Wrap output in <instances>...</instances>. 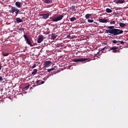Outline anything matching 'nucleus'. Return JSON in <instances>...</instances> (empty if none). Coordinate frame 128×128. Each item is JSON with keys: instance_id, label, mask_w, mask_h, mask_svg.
<instances>
[{"instance_id": "1", "label": "nucleus", "mask_w": 128, "mask_h": 128, "mask_svg": "<svg viewBox=\"0 0 128 128\" xmlns=\"http://www.w3.org/2000/svg\"><path fill=\"white\" fill-rule=\"evenodd\" d=\"M124 31L120 29H113L106 30V33L110 34L109 36H117L123 34Z\"/></svg>"}, {"instance_id": "2", "label": "nucleus", "mask_w": 128, "mask_h": 128, "mask_svg": "<svg viewBox=\"0 0 128 128\" xmlns=\"http://www.w3.org/2000/svg\"><path fill=\"white\" fill-rule=\"evenodd\" d=\"M9 12L14 14L15 12V16H18V14H22V13H20V10L16 8L15 6H11L10 10H9Z\"/></svg>"}, {"instance_id": "3", "label": "nucleus", "mask_w": 128, "mask_h": 128, "mask_svg": "<svg viewBox=\"0 0 128 128\" xmlns=\"http://www.w3.org/2000/svg\"><path fill=\"white\" fill-rule=\"evenodd\" d=\"M63 18V15H59V16H58L57 17L52 18V21L53 22H58L62 20Z\"/></svg>"}, {"instance_id": "4", "label": "nucleus", "mask_w": 128, "mask_h": 128, "mask_svg": "<svg viewBox=\"0 0 128 128\" xmlns=\"http://www.w3.org/2000/svg\"><path fill=\"white\" fill-rule=\"evenodd\" d=\"M24 39L25 40L26 42L30 46H32V43L30 42V40H29L28 36L24 34Z\"/></svg>"}, {"instance_id": "5", "label": "nucleus", "mask_w": 128, "mask_h": 128, "mask_svg": "<svg viewBox=\"0 0 128 128\" xmlns=\"http://www.w3.org/2000/svg\"><path fill=\"white\" fill-rule=\"evenodd\" d=\"M88 58H74L72 59V62H82L88 60Z\"/></svg>"}, {"instance_id": "6", "label": "nucleus", "mask_w": 128, "mask_h": 128, "mask_svg": "<svg viewBox=\"0 0 128 128\" xmlns=\"http://www.w3.org/2000/svg\"><path fill=\"white\" fill-rule=\"evenodd\" d=\"M40 16H41V18L42 19H47L50 16V14H40Z\"/></svg>"}, {"instance_id": "7", "label": "nucleus", "mask_w": 128, "mask_h": 128, "mask_svg": "<svg viewBox=\"0 0 128 128\" xmlns=\"http://www.w3.org/2000/svg\"><path fill=\"white\" fill-rule=\"evenodd\" d=\"M117 49H118V47L116 46L110 47V50H108V52L112 50V52L113 53H117V50H116Z\"/></svg>"}, {"instance_id": "8", "label": "nucleus", "mask_w": 128, "mask_h": 128, "mask_svg": "<svg viewBox=\"0 0 128 128\" xmlns=\"http://www.w3.org/2000/svg\"><path fill=\"white\" fill-rule=\"evenodd\" d=\"M51 64H52V62L50 60H48L46 62H44V68H48L51 66Z\"/></svg>"}, {"instance_id": "9", "label": "nucleus", "mask_w": 128, "mask_h": 128, "mask_svg": "<svg viewBox=\"0 0 128 128\" xmlns=\"http://www.w3.org/2000/svg\"><path fill=\"white\" fill-rule=\"evenodd\" d=\"M44 39V36H38V40H37V42L38 44H40L43 41Z\"/></svg>"}, {"instance_id": "10", "label": "nucleus", "mask_w": 128, "mask_h": 128, "mask_svg": "<svg viewBox=\"0 0 128 128\" xmlns=\"http://www.w3.org/2000/svg\"><path fill=\"white\" fill-rule=\"evenodd\" d=\"M98 22L101 23H107L108 22V20L104 18H100L98 19Z\"/></svg>"}, {"instance_id": "11", "label": "nucleus", "mask_w": 128, "mask_h": 128, "mask_svg": "<svg viewBox=\"0 0 128 128\" xmlns=\"http://www.w3.org/2000/svg\"><path fill=\"white\" fill-rule=\"evenodd\" d=\"M15 6H16L18 8H20L22 6V4H21L20 2H17L16 3H15Z\"/></svg>"}, {"instance_id": "12", "label": "nucleus", "mask_w": 128, "mask_h": 128, "mask_svg": "<svg viewBox=\"0 0 128 128\" xmlns=\"http://www.w3.org/2000/svg\"><path fill=\"white\" fill-rule=\"evenodd\" d=\"M114 2L118 4H124V0H114Z\"/></svg>"}, {"instance_id": "13", "label": "nucleus", "mask_w": 128, "mask_h": 128, "mask_svg": "<svg viewBox=\"0 0 128 128\" xmlns=\"http://www.w3.org/2000/svg\"><path fill=\"white\" fill-rule=\"evenodd\" d=\"M44 3L46 4H50L52 3V0H44Z\"/></svg>"}, {"instance_id": "14", "label": "nucleus", "mask_w": 128, "mask_h": 128, "mask_svg": "<svg viewBox=\"0 0 128 128\" xmlns=\"http://www.w3.org/2000/svg\"><path fill=\"white\" fill-rule=\"evenodd\" d=\"M16 22L17 23H21L22 22V20L20 18H17L16 19Z\"/></svg>"}, {"instance_id": "15", "label": "nucleus", "mask_w": 128, "mask_h": 128, "mask_svg": "<svg viewBox=\"0 0 128 128\" xmlns=\"http://www.w3.org/2000/svg\"><path fill=\"white\" fill-rule=\"evenodd\" d=\"M106 12H107L108 14H110V13H111V12H112V10L111 9L108 8H106Z\"/></svg>"}, {"instance_id": "16", "label": "nucleus", "mask_w": 128, "mask_h": 128, "mask_svg": "<svg viewBox=\"0 0 128 128\" xmlns=\"http://www.w3.org/2000/svg\"><path fill=\"white\" fill-rule=\"evenodd\" d=\"M119 26H120V28H124L126 26V24L124 23H119Z\"/></svg>"}, {"instance_id": "17", "label": "nucleus", "mask_w": 128, "mask_h": 128, "mask_svg": "<svg viewBox=\"0 0 128 128\" xmlns=\"http://www.w3.org/2000/svg\"><path fill=\"white\" fill-rule=\"evenodd\" d=\"M58 36H56L55 34H52V40H56V38Z\"/></svg>"}, {"instance_id": "18", "label": "nucleus", "mask_w": 128, "mask_h": 128, "mask_svg": "<svg viewBox=\"0 0 128 128\" xmlns=\"http://www.w3.org/2000/svg\"><path fill=\"white\" fill-rule=\"evenodd\" d=\"M92 15L91 14H86L85 16V18L86 19L90 18V17L92 16Z\"/></svg>"}, {"instance_id": "19", "label": "nucleus", "mask_w": 128, "mask_h": 128, "mask_svg": "<svg viewBox=\"0 0 128 128\" xmlns=\"http://www.w3.org/2000/svg\"><path fill=\"white\" fill-rule=\"evenodd\" d=\"M76 20V18L75 17H72L70 18V20L71 22H74Z\"/></svg>"}, {"instance_id": "20", "label": "nucleus", "mask_w": 128, "mask_h": 128, "mask_svg": "<svg viewBox=\"0 0 128 128\" xmlns=\"http://www.w3.org/2000/svg\"><path fill=\"white\" fill-rule=\"evenodd\" d=\"M37 71H38V70L36 69L33 70L32 72V74L35 75L36 74V73Z\"/></svg>"}, {"instance_id": "21", "label": "nucleus", "mask_w": 128, "mask_h": 128, "mask_svg": "<svg viewBox=\"0 0 128 128\" xmlns=\"http://www.w3.org/2000/svg\"><path fill=\"white\" fill-rule=\"evenodd\" d=\"M114 28V26H109L108 27V28L110 29V30H118V29Z\"/></svg>"}, {"instance_id": "22", "label": "nucleus", "mask_w": 128, "mask_h": 128, "mask_svg": "<svg viewBox=\"0 0 128 128\" xmlns=\"http://www.w3.org/2000/svg\"><path fill=\"white\" fill-rule=\"evenodd\" d=\"M2 55L4 56H7L9 55V53L3 52Z\"/></svg>"}, {"instance_id": "23", "label": "nucleus", "mask_w": 128, "mask_h": 128, "mask_svg": "<svg viewBox=\"0 0 128 128\" xmlns=\"http://www.w3.org/2000/svg\"><path fill=\"white\" fill-rule=\"evenodd\" d=\"M54 68H50V69H48V72H50L54 71Z\"/></svg>"}, {"instance_id": "24", "label": "nucleus", "mask_w": 128, "mask_h": 128, "mask_svg": "<svg viewBox=\"0 0 128 128\" xmlns=\"http://www.w3.org/2000/svg\"><path fill=\"white\" fill-rule=\"evenodd\" d=\"M71 10H72V11H76V8H75V6H71Z\"/></svg>"}, {"instance_id": "25", "label": "nucleus", "mask_w": 128, "mask_h": 128, "mask_svg": "<svg viewBox=\"0 0 128 128\" xmlns=\"http://www.w3.org/2000/svg\"><path fill=\"white\" fill-rule=\"evenodd\" d=\"M29 88H30V86L29 85L26 86L24 88V90H27Z\"/></svg>"}, {"instance_id": "26", "label": "nucleus", "mask_w": 128, "mask_h": 128, "mask_svg": "<svg viewBox=\"0 0 128 128\" xmlns=\"http://www.w3.org/2000/svg\"><path fill=\"white\" fill-rule=\"evenodd\" d=\"M118 42L119 41H117L116 40H112V43L114 44H116L118 43Z\"/></svg>"}, {"instance_id": "27", "label": "nucleus", "mask_w": 128, "mask_h": 128, "mask_svg": "<svg viewBox=\"0 0 128 128\" xmlns=\"http://www.w3.org/2000/svg\"><path fill=\"white\" fill-rule=\"evenodd\" d=\"M87 22H88V23H92L94 22V20L88 19Z\"/></svg>"}, {"instance_id": "28", "label": "nucleus", "mask_w": 128, "mask_h": 128, "mask_svg": "<svg viewBox=\"0 0 128 128\" xmlns=\"http://www.w3.org/2000/svg\"><path fill=\"white\" fill-rule=\"evenodd\" d=\"M24 30H25L24 28H19V29H18V30H20V31L22 30V32H24Z\"/></svg>"}, {"instance_id": "29", "label": "nucleus", "mask_w": 128, "mask_h": 128, "mask_svg": "<svg viewBox=\"0 0 128 128\" xmlns=\"http://www.w3.org/2000/svg\"><path fill=\"white\" fill-rule=\"evenodd\" d=\"M124 44V42L123 41H118V45H119V44Z\"/></svg>"}, {"instance_id": "30", "label": "nucleus", "mask_w": 128, "mask_h": 128, "mask_svg": "<svg viewBox=\"0 0 128 128\" xmlns=\"http://www.w3.org/2000/svg\"><path fill=\"white\" fill-rule=\"evenodd\" d=\"M110 24H116V21H112L110 22Z\"/></svg>"}, {"instance_id": "31", "label": "nucleus", "mask_w": 128, "mask_h": 128, "mask_svg": "<svg viewBox=\"0 0 128 128\" xmlns=\"http://www.w3.org/2000/svg\"><path fill=\"white\" fill-rule=\"evenodd\" d=\"M44 83V81H42L41 82H40V84H37V86H40V84H43Z\"/></svg>"}, {"instance_id": "32", "label": "nucleus", "mask_w": 128, "mask_h": 128, "mask_svg": "<svg viewBox=\"0 0 128 128\" xmlns=\"http://www.w3.org/2000/svg\"><path fill=\"white\" fill-rule=\"evenodd\" d=\"M36 64H33L31 68H32V69L34 68H36Z\"/></svg>"}, {"instance_id": "33", "label": "nucleus", "mask_w": 128, "mask_h": 128, "mask_svg": "<svg viewBox=\"0 0 128 128\" xmlns=\"http://www.w3.org/2000/svg\"><path fill=\"white\" fill-rule=\"evenodd\" d=\"M2 78H4V76L3 77L0 76V82H2V80H3Z\"/></svg>"}, {"instance_id": "34", "label": "nucleus", "mask_w": 128, "mask_h": 128, "mask_svg": "<svg viewBox=\"0 0 128 128\" xmlns=\"http://www.w3.org/2000/svg\"><path fill=\"white\" fill-rule=\"evenodd\" d=\"M40 82V80H38L36 81V84H38Z\"/></svg>"}, {"instance_id": "35", "label": "nucleus", "mask_w": 128, "mask_h": 128, "mask_svg": "<svg viewBox=\"0 0 128 128\" xmlns=\"http://www.w3.org/2000/svg\"><path fill=\"white\" fill-rule=\"evenodd\" d=\"M60 46L62 47V46L60 45V44H57V46H58V47H60Z\"/></svg>"}, {"instance_id": "36", "label": "nucleus", "mask_w": 128, "mask_h": 128, "mask_svg": "<svg viewBox=\"0 0 128 128\" xmlns=\"http://www.w3.org/2000/svg\"><path fill=\"white\" fill-rule=\"evenodd\" d=\"M2 66L0 64V70H2Z\"/></svg>"}, {"instance_id": "37", "label": "nucleus", "mask_w": 128, "mask_h": 128, "mask_svg": "<svg viewBox=\"0 0 128 128\" xmlns=\"http://www.w3.org/2000/svg\"><path fill=\"white\" fill-rule=\"evenodd\" d=\"M120 50H117V53H120Z\"/></svg>"}, {"instance_id": "38", "label": "nucleus", "mask_w": 128, "mask_h": 128, "mask_svg": "<svg viewBox=\"0 0 128 128\" xmlns=\"http://www.w3.org/2000/svg\"><path fill=\"white\" fill-rule=\"evenodd\" d=\"M104 49H106V47H104V48H103L101 50H104Z\"/></svg>"}, {"instance_id": "39", "label": "nucleus", "mask_w": 128, "mask_h": 128, "mask_svg": "<svg viewBox=\"0 0 128 128\" xmlns=\"http://www.w3.org/2000/svg\"><path fill=\"white\" fill-rule=\"evenodd\" d=\"M67 37H68V38H70V35H68Z\"/></svg>"}, {"instance_id": "40", "label": "nucleus", "mask_w": 128, "mask_h": 128, "mask_svg": "<svg viewBox=\"0 0 128 128\" xmlns=\"http://www.w3.org/2000/svg\"><path fill=\"white\" fill-rule=\"evenodd\" d=\"M6 74H5V77H6Z\"/></svg>"}, {"instance_id": "41", "label": "nucleus", "mask_w": 128, "mask_h": 128, "mask_svg": "<svg viewBox=\"0 0 128 128\" xmlns=\"http://www.w3.org/2000/svg\"><path fill=\"white\" fill-rule=\"evenodd\" d=\"M98 53H100V52H98Z\"/></svg>"}]
</instances>
